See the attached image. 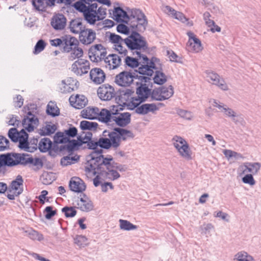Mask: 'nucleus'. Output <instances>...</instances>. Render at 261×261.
<instances>
[{"instance_id": "f257e3e1", "label": "nucleus", "mask_w": 261, "mask_h": 261, "mask_svg": "<svg viewBox=\"0 0 261 261\" xmlns=\"http://www.w3.org/2000/svg\"><path fill=\"white\" fill-rule=\"evenodd\" d=\"M111 130H105L102 134L104 144L106 150L113 147L117 148L121 144V141H126L128 138H134V134L129 130L124 128L109 127Z\"/></svg>"}, {"instance_id": "f03ea898", "label": "nucleus", "mask_w": 261, "mask_h": 261, "mask_svg": "<svg viewBox=\"0 0 261 261\" xmlns=\"http://www.w3.org/2000/svg\"><path fill=\"white\" fill-rule=\"evenodd\" d=\"M129 26L132 30L130 35L124 39L125 44L131 51L146 50L148 48V43L145 38L139 33L141 29L133 21L129 23Z\"/></svg>"}, {"instance_id": "7ed1b4c3", "label": "nucleus", "mask_w": 261, "mask_h": 261, "mask_svg": "<svg viewBox=\"0 0 261 261\" xmlns=\"http://www.w3.org/2000/svg\"><path fill=\"white\" fill-rule=\"evenodd\" d=\"M135 53L139 59H142V64L140 65L138 69H135V71L141 75L152 76L154 73L153 69L156 68V66L161 63L160 59L155 57H152L150 59L146 55L141 54L140 51H136Z\"/></svg>"}, {"instance_id": "20e7f679", "label": "nucleus", "mask_w": 261, "mask_h": 261, "mask_svg": "<svg viewBox=\"0 0 261 261\" xmlns=\"http://www.w3.org/2000/svg\"><path fill=\"white\" fill-rule=\"evenodd\" d=\"M31 155L28 153L13 152L4 153L6 168L19 165L26 166L30 163Z\"/></svg>"}, {"instance_id": "39448f33", "label": "nucleus", "mask_w": 261, "mask_h": 261, "mask_svg": "<svg viewBox=\"0 0 261 261\" xmlns=\"http://www.w3.org/2000/svg\"><path fill=\"white\" fill-rule=\"evenodd\" d=\"M173 140L174 146L177 149L180 155L187 160L192 159V152L190 150L189 145L186 140L180 137L175 136L173 137Z\"/></svg>"}, {"instance_id": "423d86ee", "label": "nucleus", "mask_w": 261, "mask_h": 261, "mask_svg": "<svg viewBox=\"0 0 261 261\" xmlns=\"http://www.w3.org/2000/svg\"><path fill=\"white\" fill-rule=\"evenodd\" d=\"M113 161V158L111 155H109V157L101 155L96 158L94 163L97 165V170L100 171L101 175H109L110 170H113L111 165V161Z\"/></svg>"}, {"instance_id": "0eeeda50", "label": "nucleus", "mask_w": 261, "mask_h": 261, "mask_svg": "<svg viewBox=\"0 0 261 261\" xmlns=\"http://www.w3.org/2000/svg\"><path fill=\"white\" fill-rule=\"evenodd\" d=\"M136 85L137 86L136 88V94L137 96L132 97V101H140V102H144L150 96V88L149 86L150 85L148 84H143L142 83L136 82Z\"/></svg>"}, {"instance_id": "6e6552de", "label": "nucleus", "mask_w": 261, "mask_h": 261, "mask_svg": "<svg viewBox=\"0 0 261 261\" xmlns=\"http://www.w3.org/2000/svg\"><path fill=\"white\" fill-rule=\"evenodd\" d=\"M129 21L130 23L132 21L138 25L139 27H142L143 30L144 31L148 24V20L144 13L138 9L130 10V14L128 15Z\"/></svg>"}, {"instance_id": "1a4fd4ad", "label": "nucleus", "mask_w": 261, "mask_h": 261, "mask_svg": "<svg viewBox=\"0 0 261 261\" xmlns=\"http://www.w3.org/2000/svg\"><path fill=\"white\" fill-rule=\"evenodd\" d=\"M136 71H123L115 77V83L119 86L126 87L130 86L135 78Z\"/></svg>"}, {"instance_id": "9d476101", "label": "nucleus", "mask_w": 261, "mask_h": 261, "mask_svg": "<svg viewBox=\"0 0 261 261\" xmlns=\"http://www.w3.org/2000/svg\"><path fill=\"white\" fill-rule=\"evenodd\" d=\"M109 40L114 44L115 50L123 56H126L127 50L122 46V43H124V39H123L121 36L115 33L111 32H109Z\"/></svg>"}, {"instance_id": "9b49d317", "label": "nucleus", "mask_w": 261, "mask_h": 261, "mask_svg": "<svg viewBox=\"0 0 261 261\" xmlns=\"http://www.w3.org/2000/svg\"><path fill=\"white\" fill-rule=\"evenodd\" d=\"M97 95L99 98L103 101L110 100L116 96L114 88L109 84L100 86L97 89Z\"/></svg>"}, {"instance_id": "f8f14e48", "label": "nucleus", "mask_w": 261, "mask_h": 261, "mask_svg": "<svg viewBox=\"0 0 261 261\" xmlns=\"http://www.w3.org/2000/svg\"><path fill=\"white\" fill-rule=\"evenodd\" d=\"M142 103L140 101H138V102L136 101L132 102L134 108H136L135 112L138 114L144 115L149 112H153L159 110V108L155 103H144L140 106Z\"/></svg>"}, {"instance_id": "ddd939ff", "label": "nucleus", "mask_w": 261, "mask_h": 261, "mask_svg": "<svg viewBox=\"0 0 261 261\" xmlns=\"http://www.w3.org/2000/svg\"><path fill=\"white\" fill-rule=\"evenodd\" d=\"M39 123L38 117L31 112H27V116H24L22 121V125L29 133L34 131L35 126H38Z\"/></svg>"}, {"instance_id": "4468645a", "label": "nucleus", "mask_w": 261, "mask_h": 261, "mask_svg": "<svg viewBox=\"0 0 261 261\" xmlns=\"http://www.w3.org/2000/svg\"><path fill=\"white\" fill-rule=\"evenodd\" d=\"M76 11L82 13L84 19L86 22L90 25H94L97 21L102 20L105 16L100 17L97 15L96 12H92L80 7H73Z\"/></svg>"}, {"instance_id": "2eb2a0df", "label": "nucleus", "mask_w": 261, "mask_h": 261, "mask_svg": "<svg viewBox=\"0 0 261 261\" xmlns=\"http://www.w3.org/2000/svg\"><path fill=\"white\" fill-rule=\"evenodd\" d=\"M96 38V33L91 29H84L79 35L80 41L84 45L92 43Z\"/></svg>"}, {"instance_id": "dca6fc26", "label": "nucleus", "mask_w": 261, "mask_h": 261, "mask_svg": "<svg viewBox=\"0 0 261 261\" xmlns=\"http://www.w3.org/2000/svg\"><path fill=\"white\" fill-rule=\"evenodd\" d=\"M206 77L213 82V84L218 86L223 90H228V86L223 79H220V76L217 73L211 70H206L205 71Z\"/></svg>"}, {"instance_id": "f3484780", "label": "nucleus", "mask_w": 261, "mask_h": 261, "mask_svg": "<svg viewBox=\"0 0 261 261\" xmlns=\"http://www.w3.org/2000/svg\"><path fill=\"white\" fill-rule=\"evenodd\" d=\"M32 5L36 11L45 12L48 7L55 6L56 0H32Z\"/></svg>"}, {"instance_id": "a211bd4d", "label": "nucleus", "mask_w": 261, "mask_h": 261, "mask_svg": "<svg viewBox=\"0 0 261 261\" xmlns=\"http://www.w3.org/2000/svg\"><path fill=\"white\" fill-rule=\"evenodd\" d=\"M114 116L111 113V110L102 108L99 111L97 119L101 122L106 124L109 127H113L114 123H110L113 121Z\"/></svg>"}, {"instance_id": "6ab92c4d", "label": "nucleus", "mask_w": 261, "mask_h": 261, "mask_svg": "<svg viewBox=\"0 0 261 261\" xmlns=\"http://www.w3.org/2000/svg\"><path fill=\"white\" fill-rule=\"evenodd\" d=\"M70 190L76 193H82L86 190V186L79 177H73L69 182Z\"/></svg>"}, {"instance_id": "aec40b11", "label": "nucleus", "mask_w": 261, "mask_h": 261, "mask_svg": "<svg viewBox=\"0 0 261 261\" xmlns=\"http://www.w3.org/2000/svg\"><path fill=\"white\" fill-rule=\"evenodd\" d=\"M66 21V17L63 14L59 13L53 17L50 24L55 30H62L65 28Z\"/></svg>"}, {"instance_id": "412c9836", "label": "nucleus", "mask_w": 261, "mask_h": 261, "mask_svg": "<svg viewBox=\"0 0 261 261\" xmlns=\"http://www.w3.org/2000/svg\"><path fill=\"white\" fill-rule=\"evenodd\" d=\"M131 114L128 112L120 113L119 115L114 116L113 121L115 125L118 126V127L123 128L130 123L131 121Z\"/></svg>"}, {"instance_id": "4be33fe9", "label": "nucleus", "mask_w": 261, "mask_h": 261, "mask_svg": "<svg viewBox=\"0 0 261 261\" xmlns=\"http://www.w3.org/2000/svg\"><path fill=\"white\" fill-rule=\"evenodd\" d=\"M133 93L134 91L132 89L126 88L119 89L116 92L115 100L117 103H122L123 105H127L126 102Z\"/></svg>"}, {"instance_id": "5701e85b", "label": "nucleus", "mask_w": 261, "mask_h": 261, "mask_svg": "<svg viewBox=\"0 0 261 261\" xmlns=\"http://www.w3.org/2000/svg\"><path fill=\"white\" fill-rule=\"evenodd\" d=\"M155 70L154 75L153 77V83L158 85H163L167 81L166 74L163 72V64L161 63L156 66Z\"/></svg>"}, {"instance_id": "b1692460", "label": "nucleus", "mask_w": 261, "mask_h": 261, "mask_svg": "<svg viewBox=\"0 0 261 261\" xmlns=\"http://www.w3.org/2000/svg\"><path fill=\"white\" fill-rule=\"evenodd\" d=\"M114 17L112 18L118 22H124L128 24L129 21L128 14L122 8L120 7H115L113 11Z\"/></svg>"}, {"instance_id": "393cba45", "label": "nucleus", "mask_w": 261, "mask_h": 261, "mask_svg": "<svg viewBox=\"0 0 261 261\" xmlns=\"http://www.w3.org/2000/svg\"><path fill=\"white\" fill-rule=\"evenodd\" d=\"M51 144L49 148L51 149L55 153L57 154L60 153L62 155L65 154L64 145L59 146V144H66L65 142L60 138L59 135L55 134L54 136V142L51 141Z\"/></svg>"}, {"instance_id": "a878e982", "label": "nucleus", "mask_w": 261, "mask_h": 261, "mask_svg": "<svg viewBox=\"0 0 261 261\" xmlns=\"http://www.w3.org/2000/svg\"><path fill=\"white\" fill-rule=\"evenodd\" d=\"M90 79L96 84L102 83L106 79V74L99 68H94L90 72Z\"/></svg>"}, {"instance_id": "bb28decb", "label": "nucleus", "mask_w": 261, "mask_h": 261, "mask_svg": "<svg viewBox=\"0 0 261 261\" xmlns=\"http://www.w3.org/2000/svg\"><path fill=\"white\" fill-rule=\"evenodd\" d=\"M64 46L62 52L69 53L73 47H79V41L75 37L66 35L64 38Z\"/></svg>"}, {"instance_id": "cd10ccee", "label": "nucleus", "mask_w": 261, "mask_h": 261, "mask_svg": "<svg viewBox=\"0 0 261 261\" xmlns=\"http://www.w3.org/2000/svg\"><path fill=\"white\" fill-rule=\"evenodd\" d=\"M69 101L70 105L76 109H81L87 104V98L84 95H76L75 97L70 96Z\"/></svg>"}, {"instance_id": "c85d7f7f", "label": "nucleus", "mask_w": 261, "mask_h": 261, "mask_svg": "<svg viewBox=\"0 0 261 261\" xmlns=\"http://www.w3.org/2000/svg\"><path fill=\"white\" fill-rule=\"evenodd\" d=\"M77 132L76 127L73 126L72 124H70L68 129L64 130L63 132H58L56 134L59 135L60 138L66 143L69 139H70V138H73L77 136Z\"/></svg>"}, {"instance_id": "c756f323", "label": "nucleus", "mask_w": 261, "mask_h": 261, "mask_svg": "<svg viewBox=\"0 0 261 261\" xmlns=\"http://www.w3.org/2000/svg\"><path fill=\"white\" fill-rule=\"evenodd\" d=\"M99 109L97 107H87L81 112V116L89 120L97 119Z\"/></svg>"}, {"instance_id": "7c9ffc66", "label": "nucleus", "mask_w": 261, "mask_h": 261, "mask_svg": "<svg viewBox=\"0 0 261 261\" xmlns=\"http://www.w3.org/2000/svg\"><path fill=\"white\" fill-rule=\"evenodd\" d=\"M82 21V17H77L72 19L70 21L69 26L71 32L75 34H80L84 29H86L85 26L83 25Z\"/></svg>"}, {"instance_id": "2f4dec72", "label": "nucleus", "mask_w": 261, "mask_h": 261, "mask_svg": "<svg viewBox=\"0 0 261 261\" xmlns=\"http://www.w3.org/2000/svg\"><path fill=\"white\" fill-rule=\"evenodd\" d=\"M93 1L89 0H78V1L73 4V7H80L85 10L92 12H96L98 5L96 3H92Z\"/></svg>"}, {"instance_id": "473e14b6", "label": "nucleus", "mask_w": 261, "mask_h": 261, "mask_svg": "<svg viewBox=\"0 0 261 261\" xmlns=\"http://www.w3.org/2000/svg\"><path fill=\"white\" fill-rule=\"evenodd\" d=\"M83 198H80V202H77V208L83 212H89L93 210V204L92 202L88 199L85 194H83Z\"/></svg>"}, {"instance_id": "72a5a7b5", "label": "nucleus", "mask_w": 261, "mask_h": 261, "mask_svg": "<svg viewBox=\"0 0 261 261\" xmlns=\"http://www.w3.org/2000/svg\"><path fill=\"white\" fill-rule=\"evenodd\" d=\"M103 148H98V147H96V149L93 150V151L90 154H89L87 158L88 159L87 164H89L90 166V170L91 169H93L94 166L95 165L94 163L95 161H96V158H98L101 155H103ZM90 171V170H89Z\"/></svg>"}, {"instance_id": "f704fd0d", "label": "nucleus", "mask_w": 261, "mask_h": 261, "mask_svg": "<svg viewBox=\"0 0 261 261\" xmlns=\"http://www.w3.org/2000/svg\"><path fill=\"white\" fill-rule=\"evenodd\" d=\"M23 179L22 178V177L18 175L16 176V178L15 179L12 180L11 182V184L10 185V189L9 191L11 192V190H15L17 191V194H16V196H18L20 194H21L23 192V189L22 188H19L20 186L23 185Z\"/></svg>"}, {"instance_id": "c9c22d12", "label": "nucleus", "mask_w": 261, "mask_h": 261, "mask_svg": "<svg viewBox=\"0 0 261 261\" xmlns=\"http://www.w3.org/2000/svg\"><path fill=\"white\" fill-rule=\"evenodd\" d=\"M261 167L259 163H250L246 162L244 163L242 167L243 168V173L246 172L252 173L253 174H256Z\"/></svg>"}, {"instance_id": "e433bc0d", "label": "nucleus", "mask_w": 261, "mask_h": 261, "mask_svg": "<svg viewBox=\"0 0 261 261\" xmlns=\"http://www.w3.org/2000/svg\"><path fill=\"white\" fill-rule=\"evenodd\" d=\"M105 50V48L101 44H97L92 46L88 50L89 57L90 60L93 62H97L96 57L97 51Z\"/></svg>"}, {"instance_id": "4c0bfd02", "label": "nucleus", "mask_w": 261, "mask_h": 261, "mask_svg": "<svg viewBox=\"0 0 261 261\" xmlns=\"http://www.w3.org/2000/svg\"><path fill=\"white\" fill-rule=\"evenodd\" d=\"M98 126L96 122L83 120L80 122V127L82 130H96Z\"/></svg>"}, {"instance_id": "58836bf2", "label": "nucleus", "mask_w": 261, "mask_h": 261, "mask_svg": "<svg viewBox=\"0 0 261 261\" xmlns=\"http://www.w3.org/2000/svg\"><path fill=\"white\" fill-rule=\"evenodd\" d=\"M88 148L89 149L94 150L96 147H100L101 148L106 149L102 137H100L98 140H91L90 141H86Z\"/></svg>"}, {"instance_id": "ea45409f", "label": "nucleus", "mask_w": 261, "mask_h": 261, "mask_svg": "<svg viewBox=\"0 0 261 261\" xmlns=\"http://www.w3.org/2000/svg\"><path fill=\"white\" fill-rule=\"evenodd\" d=\"M51 141L48 138H44L40 141L38 148L42 153L47 152L49 149V146L51 145Z\"/></svg>"}, {"instance_id": "a19ab883", "label": "nucleus", "mask_w": 261, "mask_h": 261, "mask_svg": "<svg viewBox=\"0 0 261 261\" xmlns=\"http://www.w3.org/2000/svg\"><path fill=\"white\" fill-rule=\"evenodd\" d=\"M64 145L65 147V152H68L69 154H72L75 150L79 148L77 145V140L74 139H69Z\"/></svg>"}, {"instance_id": "79ce46f5", "label": "nucleus", "mask_w": 261, "mask_h": 261, "mask_svg": "<svg viewBox=\"0 0 261 261\" xmlns=\"http://www.w3.org/2000/svg\"><path fill=\"white\" fill-rule=\"evenodd\" d=\"M125 65L133 69L137 67H139L141 65V62L139 61V59L134 58L130 56H126L124 60Z\"/></svg>"}, {"instance_id": "37998d69", "label": "nucleus", "mask_w": 261, "mask_h": 261, "mask_svg": "<svg viewBox=\"0 0 261 261\" xmlns=\"http://www.w3.org/2000/svg\"><path fill=\"white\" fill-rule=\"evenodd\" d=\"M80 160V156L75 155L73 156L67 155L63 156L60 161V164L63 166H67L78 162Z\"/></svg>"}, {"instance_id": "c03bdc74", "label": "nucleus", "mask_w": 261, "mask_h": 261, "mask_svg": "<svg viewBox=\"0 0 261 261\" xmlns=\"http://www.w3.org/2000/svg\"><path fill=\"white\" fill-rule=\"evenodd\" d=\"M191 45H188L187 44V49L188 50L198 53L202 50L201 43L198 38H194L192 41H191Z\"/></svg>"}, {"instance_id": "a18cd8bd", "label": "nucleus", "mask_w": 261, "mask_h": 261, "mask_svg": "<svg viewBox=\"0 0 261 261\" xmlns=\"http://www.w3.org/2000/svg\"><path fill=\"white\" fill-rule=\"evenodd\" d=\"M57 129V127L55 124H46L40 129L39 134L41 136H50L55 133Z\"/></svg>"}, {"instance_id": "49530a36", "label": "nucleus", "mask_w": 261, "mask_h": 261, "mask_svg": "<svg viewBox=\"0 0 261 261\" xmlns=\"http://www.w3.org/2000/svg\"><path fill=\"white\" fill-rule=\"evenodd\" d=\"M18 142L19 143L18 147L21 150L29 152H33L36 150V147L30 146L29 140H20Z\"/></svg>"}, {"instance_id": "de8ad7c7", "label": "nucleus", "mask_w": 261, "mask_h": 261, "mask_svg": "<svg viewBox=\"0 0 261 261\" xmlns=\"http://www.w3.org/2000/svg\"><path fill=\"white\" fill-rule=\"evenodd\" d=\"M119 222L120 228L122 230L129 231L136 229L138 227L126 220L120 219Z\"/></svg>"}, {"instance_id": "09e8293b", "label": "nucleus", "mask_w": 261, "mask_h": 261, "mask_svg": "<svg viewBox=\"0 0 261 261\" xmlns=\"http://www.w3.org/2000/svg\"><path fill=\"white\" fill-rule=\"evenodd\" d=\"M109 57L111 58L113 65L108 64L110 69H115L117 68L121 64V58L118 55L112 54L109 55Z\"/></svg>"}, {"instance_id": "8fccbe9b", "label": "nucleus", "mask_w": 261, "mask_h": 261, "mask_svg": "<svg viewBox=\"0 0 261 261\" xmlns=\"http://www.w3.org/2000/svg\"><path fill=\"white\" fill-rule=\"evenodd\" d=\"M71 53L69 56V60L73 61L75 59H80L83 57L84 51L82 48L80 47H73L71 50Z\"/></svg>"}, {"instance_id": "3c124183", "label": "nucleus", "mask_w": 261, "mask_h": 261, "mask_svg": "<svg viewBox=\"0 0 261 261\" xmlns=\"http://www.w3.org/2000/svg\"><path fill=\"white\" fill-rule=\"evenodd\" d=\"M61 211L64 214L66 218H72L74 217L77 213L75 207L65 206L63 207Z\"/></svg>"}, {"instance_id": "603ef678", "label": "nucleus", "mask_w": 261, "mask_h": 261, "mask_svg": "<svg viewBox=\"0 0 261 261\" xmlns=\"http://www.w3.org/2000/svg\"><path fill=\"white\" fill-rule=\"evenodd\" d=\"M9 138L14 143H17L19 141V132L15 127H12L9 129L8 132Z\"/></svg>"}, {"instance_id": "864d4df0", "label": "nucleus", "mask_w": 261, "mask_h": 261, "mask_svg": "<svg viewBox=\"0 0 261 261\" xmlns=\"http://www.w3.org/2000/svg\"><path fill=\"white\" fill-rule=\"evenodd\" d=\"M46 113L48 115L55 117L60 115V110L58 107L48 104L46 107Z\"/></svg>"}, {"instance_id": "5fc2aeb1", "label": "nucleus", "mask_w": 261, "mask_h": 261, "mask_svg": "<svg viewBox=\"0 0 261 261\" xmlns=\"http://www.w3.org/2000/svg\"><path fill=\"white\" fill-rule=\"evenodd\" d=\"M25 232L28 233L29 237L32 240L41 241L44 239L43 235L42 233L34 229H30L26 231Z\"/></svg>"}, {"instance_id": "6e6d98bb", "label": "nucleus", "mask_w": 261, "mask_h": 261, "mask_svg": "<svg viewBox=\"0 0 261 261\" xmlns=\"http://www.w3.org/2000/svg\"><path fill=\"white\" fill-rule=\"evenodd\" d=\"M43 214L46 219L50 220L54 216L57 215V210H53V206H47L43 210Z\"/></svg>"}, {"instance_id": "4d7b16f0", "label": "nucleus", "mask_w": 261, "mask_h": 261, "mask_svg": "<svg viewBox=\"0 0 261 261\" xmlns=\"http://www.w3.org/2000/svg\"><path fill=\"white\" fill-rule=\"evenodd\" d=\"M74 243L76 244L80 247H85L88 245L87 238L82 235H77L74 238Z\"/></svg>"}, {"instance_id": "13d9d810", "label": "nucleus", "mask_w": 261, "mask_h": 261, "mask_svg": "<svg viewBox=\"0 0 261 261\" xmlns=\"http://www.w3.org/2000/svg\"><path fill=\"white\" fill-rule=\"evenodd\" d=\"M46 43L43 39L39 40L34 47L33 53L35 55L38 54L44 50L46 47Z\"/></svg>"}, {"instance_id": "bf43d9fd", "label": "nucleus", "mask_w": 261, "mask_h": 261, "mask_svg": "<svg viewBox=\"0 0 261 261\" xmlns=\"http://www.w3.org/2000/svg\"><path fill=\"white\" fill-rule=\"evenodd\" d=\"M9 140L5 137L0 135V151H3L10 149Z\"/></svg>"}, {"instance_id": "052dcab7", "label": "nucleus", "mask_w": 261, "mask_h": 261, "mask_svg": "<svg viewBox=\"0 0 261 261\" xmlns=\"http://www.w3.org/2000/svg\"><path fill=\"white\" fill-rule=\"evenodd\" d=\"M117 32L120 34L129 36L131 33L129 28L124 24L119 23L116 27Z\"/></svg>"}, {"instance_id": "680f3d73", "label": "nucleus", "mask_w": 261, "mask_h": 261, "mask_svg": "<svg viewBox=\"0 0 261 261\" xmlns=\"http://www.w3.org/2000/svg\"><path fill=\"white\" fill-rule=\"evenodd\" d=\"M138 73H135V79H138L140 81V83H142L143 84L148 83L150 85V87H152V83H150V81L151 80V77L152 76H147L146 75H139Z\"/></svg>"}, {"instance_id": "e2e57ef3", "label": "nucleus", "mask_w": 261, "mask_h": 261, "mask_svg": "<svg viewBox=\"0 0 261 261\" xmlns=\"http://www.w3.org/2000/svg\"><path fill=\"white\" fill-rule=\"evenodd\" d=\"M161 94L169 96V98L172 97L174 94L173 87L170 85L168 87L162 86L160 87Z\"/></svg>"}, {"instance_id": "0e129e2a", "label": "nucleus", "mask_w": 261, "mask_h": 261, "mask_svg": "<svg viewBox=\"0 0 261 261\" xmlns=\"http://www.w3.org/2000/svg\"><path fill=\"white\" fill-rule=\"evenodd\" d=\"M29 164L36 166L38 169H40L43 166V162L40 158L37 157L33 158L32 155L30 157Z\"/></svg>"}, {"instance_id": "69168bd1", "label": "nucleus", "mask_w": 261, "mask_h": 261, "mask_svg": "<svg viewBox=\"0 0 261 261\" xmlns=\"http://www.w3.org/2000/svg\"><path fill=\"white\" fill-rule=\"evenodd\" d=\"M232 121L237 125H240L241 126H245L246 122L242 115H238L236 113L231 118Z\"/></svg>"}, {"instance_id": "338daca9", "label": "nucleus", "mask_w": 261, "mask_h": 261, "mask_svg": "<svg viewBox=\"0 0 261 261\" xmlns=\"http://www.w3.org/2000/svg\"><path fill=\"white\" fill-rule=\"evenodd\" d=\"M177 113L180 117L187 120H191L193 117L192 114L190 111L185 110L179 109L177 110Z\"/></svg>"}, {"instance_id": "774afa93", "label": "nucleus", "mask_w": 261, "mask_h": 261, "mask_svg": "<svg viewBox=\"0 0 261 261\" xmlns=\"http://www.w3.org/2000/svg\"><path fill=\"white\" fill-rule=\"evenodd\" d=\"M242 181L244 184H247L250 186H253L255 184V181L251 174H247L242 178Z\"/></svg>"}]
</instances>
